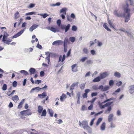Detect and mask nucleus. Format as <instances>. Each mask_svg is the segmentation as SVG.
<instances>
[{
	"label": "nucleus",
	"mask_w": 134,
	"mask_h": 134,
	"mask_svg": "<svg viewBox=\"0 0 134 134\" xmlns=\"http://www.w3.org/2000/svg\"><path fill=\"white\" fill-rule=\"evenodd\" d=\"M63 43V41L61 40H58L54 41L52 43L53 45H55L56 46L62 45Z\"/></svg>",
	"instance_id": "nucleus-6"
},
{
	"label": "nucleus",
	"mask_w": 134,
	"mask_h": 134,
	"mask_svg": "<svg viewBox=\"0 0 134 134\" xmlns=\"http://www.w3.org/2000/svg\"><path fill=\"white\" fill-rule=\"evenodd\" d=\"M38 15L42 16L43 18H46L49 15L47 13H45L44 14H38Z\"/></svg>",
	"instance_id": "nucleus-26"
},
{
	"label": "nucleus",
	"mask_w": 134,
	"mask_h": 134,
	"mask_svg": "<svg viewBox=\"0 0 134 134\" xmlns=\"http://www.w3.org/2000/svg\"><path fill=\"white\" fill-rule=\"evenodd\" d=\"M114 84V82L113 80H110L109 82V84L110 86H112Z\"/></svg>",
	"instance_id": "nucleus-43"
},
{
	"label": "nucleus",
	"mask_w": 134,
	"mask_h": 134,
	"mask_svg": "<svg viewBox=\"0 0 134 134\" xmlns=\"http://www.w3.org/2000/svg\"><path fill=\"white\" fill-rule=\"evenodd\" d=\"M72 71L73 72H76L77 71V68L78 67L77 64H74L71 66Z\"/></svg>",
	"instance_id": "nucleus-12"
},
{
	"label": "nucleus",
	"mask_w": 134,
	"mask_h": 134,
	"mask_svg": "<svg viewBox=\"0 0 134 134\" xmlns=\"http://www.w3.org/2000/svg\"><path fill=\"white\" fill-rule=\"evenodd\" d=\"M50 56H47V57H46V59L48 61V64H49V63H50Z\"/></svg>",
	"instance_id": "nucleus-57"
},
{
	"label": "nucleus",
	"mask_w": 134,
	"mask_h": 134,
	"mask_svg": "<svg viewBox=\"0 0 134 134\" xmlns=\"http://www.w3.org/2000/svg\"><path fill=\"white\" fill-rule=\"evenodd\" d=\"M86 83H82L80 86V87L81 90L84 89L86 85Z\"/></svg>",
	"instance_id": "nucleus-29"
},
{
	"label": "nucleus",
	"mask_w": 134,
	"mask_h": 134,
	"mask_svg": "<svg viewBox=\"0 0 134 134\" xmlns=\"http://www.w3.org/2000/svg\"><path fill=\"white\" fill-rule=\"evenodd\" d=\"M113 114H110L108 116V121L110 122L113 120Z\"/></svg>",
	"instance_id": "nucleus-21"
},
{
	"label": "nucleus",
	"mask_w": 134,
	"mask_h": 134,
	"mask_svg": "<svg viewBox=\"0 0 134 134\" xmlns=\"http://www.w3.org/2000/svg\"><path fill=\"white\" fill-rule=\"evenodd\" d=\"M93 107V105L92 104H91L88 107V110H91Z\"/></svg>",
	"instance_id": "nucleus-62"
},
{
	"label": "nucleus",
	"mask_w": 134,
	"mask_h": 134,
	"mask_svg": "<svg viewBox=\"0 0 134 134\" xmlns=\"http://www.w3.org/2000/svg\"><path fill=\"white\" fill-rule=\"evenodd\" d=\"M36 13L34 12H29L27 13H26V15H32L33 14H35Z\"/></svg>",
	"instance_id": "nucleus-46"
},
{
	"label": "nucleus",
	"mask_w": 134,
	"mask_h": 134,
	"mask_svg": "<svg viewBox=\"0 0 134 134\" xmlns=\"http://www.w3.org/2000/svg\"><path fill=\"white\" fill-rule=\"evenodd\" d=\"M93 89L95 90H97L98 89L97 86L96 85H94L92 87Z\"/></svg>",
	"instance_id": "nucleus-51"
},
{
	"label": "nucleus",
	"mask_w": 134,
	"mask_h": 134,
	"mask_svg": "<svg viewBox=\"0 0 134 134\" xmlns=\"http://www.w3.org/2000/svg\"><path fill=\"white\" fill-rule=\"evenodd\" d=\"M87 130L88 133H91L92 131V129L88 126L85 129Z\"/></svg>",
	"instance_id": "nucleus-30"
},
{
	"label": "nucleus",
	"mask_w": 134,
	"mask_h": 134,
	"mask_svg": "<svg viewBox=\"0 0 134 134\" xmlns=\"http://www.w3.org/2000/svg\"><path fill=\"white\" fill-rule=\"evenodd\" d=\"M60 3L59 2H58L55 4H51L50 6H51L55 7V6H59L60 4Z\"/></svg>",
	"instance_id": "nucleus-35"
},
{
	"label": "nucleus",
	"mask_w": 134,
	"mask_h": 134,
	"mask_svg": "<svg viewBox=\"0 0 134 134\" xmlns=\"http://www.w3.org/2000/svg\"><path fill=\"white\" fill-rule=\"evenodd\" d=\"M57 23L58 26L60 28L61 21L60 19H58L57 21Z\"/></svg>",
	"instance_id": "nucleus-41"
},
{
	"label": "nucleus",
	"mask_w": 134,
	"mask_h": 134,
	"mask_svg": "<svg viewBox=\"0 0 134 134\" xmlns=\"http://www.w3.org/2000/svg\"><path fill=\"white\" fill-rule=\"evenodd\" d=\"M98 105L100 107V108L101 109L104 108L105 106H104V105H102V103H100L99 102H98Z\"/></svg>",
	"instance_id": "nucleus-42"
},
{
	"label": "nucleus",
	"mask_w": 134,
	"mask_h": 134,
	"mask_svg": "<svg viewBox=\"0 0 134 134\" xmlns=\"http://www.w3.org/2000/svg\"><path fill=\"white\" fill-rule=\"evenodd\" d=\"M107 110L105 111V114L109 113L112 110V108L111 106H109L107 107Z\"/></svg>",
	"instance_id": "nucleus-19"
},
{
	"label": "nucleus",
	"mask_w": 134,
	"mask_h": 134,
	"mask_svg": "<svg viewBox=\"0 0 134 134\" xmlns=\"http://www.w3.org/2000/svg\"><path fill=\"white\" fill-rule=\"evenodd\" d=\"M44 73L43 71H41L40 72V75L41 77L43 76L44 75Z\"/></svg>",
	"instance_id": "nucleus-61"
},
{
	"label": "nucleus",
	"mask_w": 134,
	"mask_h": 134,
	"mask_svg": "<svg viewBox=\"0 0 134 134\" xmlns=\"http://www.w3.org/2000/svg\"><path fill=\"white\" fill-rule=\"evenodd\" d=\"M103 26L107 31H111V30L108 27L107 23H104L103 25Z\"/></svg>",
	"instance_id": "nucleus-22"
},
{
	"label": "nucleus",
	"mask_w": 134,
	"mask_h": 134,
	"mask_svg": "<svg viewBox=\"0 0 134 134\" xmlns=\"http://www.w3.org/2000/svg\"><path fill=\"white\" fill-rule=\"evenodd\" d=\"M17 81H14L13 82L12 85L14 87H15L17 85Z\"/></svg>",
	"instance_id": "nucleus-47"
},
{
	"label": "nucleus",
	"mask_w": 134,
	"mask_h": 134,
	"mask_svg": "<svg viewBox=\"0 0 134 134\" xmlns=\"http://www.w3.org/2000/svg\"><path fill=\"white\" fill-rule=\"evenodd\" d=\"M46 114V109H44L42 112L41 116H45Z\"/></svg>",
	"instance_id": "nucleus-37"
},
{
	"label": "nucleus",
	"mask_w": 134,
	"mask_h": 134,
	"mask_svg": "<svg viewBox=\"0 0 134 134\" xmlns=\"http://www.w3.org/2000/svg\"><path fill=\"white\" fill-rule=\"evenodd\" d=\"M41 90V88H40L39 87H37L35 88H33L30 91V93H31L33 92L34 91H35L36 92H37L40 91Z\"/></svg>",
	"instance_id": "nucleus-10"
},
{
	"label": "nucleus",
	"mask_w": 134,
	"mask_h": 134,
	"mask_svg": "<svg viewBox=\"0 0 134 134\" xmlns=\"http://www.w3.org/2000/svg\"><path fill=\"white\" fill-rule=\"evenodd\" d=\"M105 122H103L100 126V129L102 131H104L105 130Z\"/></svg>",
	"instance_id": "nucleus-18"
},
{
	"label": "nucleus",
	"mask_w": 134,
	"mask_h": 134,
	"mask_svg": "<svg viewBox=\"0 0 134 134\" xmlns=\"http://www.w3.org/2000/svg\"><path fill=\"white\" fill-rule=\"evenodd\" d=\"M38 25H36L35 24H34L31 26L29 29V31L32 32L34 30L37 28L38 27Z\"/></svg>",
	"instance_id": "nucleus-15"
},
{
	"label": "nucleus",
	"mask_w": 134,
	"mask_h": 134,
	"mask_svg": "<svg viewBox=\"0 0 134 134\" xmlns=\"http://www.w3.org/2000/svg\"><path fill=\"white\" fill-rule=\"evenodd\" d=\"M35 6V4L33 3H31L29 6V7L30 8H32L34 7Z\"/></svg>",
	"instance_id": "nucleus-63"
},
{
	"label": "nucleus",
	"mask_w": 134,
	"mask_h": 134,
	"mask_svg": "<svg viewBox=\"0 0 134 134\" xmlns=\"http://www.w3.org/2000/svg\"><path fill=\"white\" fill-rule=\"evenodd\" d=\"M12 100L14 101H17L19 99V98L17 95H15L13 96Z\"/></svg>",
	"instance_id": "nucleus-24"
},
{
	"label": "nucleus",
	"mask_w": 134,
	"mask_h": 134,
	"mask_svg": "<svg viewBox=\"0 0 134 134\" xmlns=\"http://www.w3.org/2000/svg\"><path fill=\"white\" fill-rule=\"evenodd\" d=\"M9 35L6 32H5L3 36V37L2 39V41L3 42L7 40L8 39V37Z\"/></svg>",
	"instance_id": "nucleus-9"
},
{
	"label": "nucleus",
	"mask_w": 134,
	"mask_h": 134,
	"mask_svg": "<svg viewBox=\"0 0 134 134\" xmlns=\"http://www.w3.org/2000/svg\"><path fill=\"white\" fill-rule=\"evenodd\" d=\"M66 95L64 93H63L62 95L60 97V100L62 102L64 98H66Z\"/></svg>",
	"instance_id": "nucleus-27"
},
{
	"label": "nucleus",
	"mask_w": 134,
	"mask_h": 134,
	"mask_svg": "<svg viewBox=\"0 0 134 134\" xmlns=\"http://www.w3.org/2000/svg\"><path fill=\"white\" fill-rule=\"evenodd\" d=\"M110 88L108 86H105L103 87V91H105L108 90Z\"/></svg>",
	"instance_id": "nucleus-31"
},
{
	"label": "nucleus",
	"mask_w": 134,
	"mask_h": 134,
	"mask_svg": "<svg viewBox=\"0 0 134 134\" xmlns=\"http://www.w3.org/2000/svg\"><path fill=\"white\" fill-rule=\"evenodd\" d=\"M79 85V82L73 83L70 87V90H72L74 89V88L75 86H77Z\"/></svg>",
	"instance_id": "nucleus-14"
},
{
	"label": "nucleus",
	"mask_w": 134,
	"mask_h": 134,
	"mask_svg": "<svg viewBox=\"0 0 134 134\" xmlns=\"http://www.w3.org/2000/svg\"><path fill=\"white\" fill-rule=\"evenodd\" d=\"M29 71L30 72V74L31 75L32 74H34L36 71L35 69L33 68H31L29 70Z\"/></svg>",
	"instance_id": "nucleus-20"
},
{
	"label": "nucleus",
	"mask_w": 134,
	"mask_h": 134,
	"mask_svg": "<svg viewBox=\"0 0 134 134\" xmlns=\"http://www.w3.org/2000/svg\"><path fill=\"white\" fill-rule=\"evenodd\" d=\"M48 110L49 111V114L50 116L51 117H53V111L52 110L49 109Z\"/></svg>",
	"instance_id": "nucleus-32"
},
{
	"label": "nucleus",
	"mask_w": 134,
	"mask_h": 134,
	"mask_svg": "<svg viewBox=\"0 0 134 134\" xmlns=\"http://www.w3.org/2000/svg\"><path fill=\"white\" fill-rule=\"evenodd\" d=\"M97 95V92H93L91 94V96L92 97L96 96Z\"/></svg>",
	"instance_id": "nucleus-56"
},
{
	"label": "nucleus",
	"mask_w": 134,
	"mask_h": 134,
	"mask_svg": "<svg viewBox=\"0 0 134 134\" xmlns=\"http://www.w3.org/2000/svg\"><path fill=\"white\" fill-rule=\"evenodd\" d=\"M119 30L124 32H126L127 33V35L130 38H132L133 37V36L131 33L126 31L125 29L123 28H121L119 29Z\"/></svg>",
	"instance_id": "nucleus-7"
},
{
	"label": "nucleus",
	"mask_w": 134,
	"mask_h": 134,
	"mask_svg": "<svg viewBox=\"0 0 134 134\" xmlns=\"http://www.w3.org/2000/svg\"><path fill=\"white\" fill-rule=\"evenodd\" d=\"M128 91L131 95L134 94V85H131L128 87Z\"/></svg>",
	"instance_id": "nucleus-3"
},
{
	"label": "nucleus",
	"mask_w": 134,
	"mask_h": 134,
	"mask_svg": "<svg viewBox=\"0 0 134 134\" xmlns=\"http://www.w3.org/2000/svg\"><path fill=\"white\" fill-rule=\"evenodd\" d=\"M101 79L99 76H98L97 77L95 78L92 81L93 82H99L101 80Z\"/></svg>",
	"instance_id": "nucleus-17"
},
{
	"label": "nucleus",
	"mask_w": 134,
	"mask_h": 134,
	"mask_svg": "<svg viewBox=\"0 0 134 134\" xmlns=\"http://www.w3.org/2000/svg\"><path fill=\"white\" fill-rule=\"evenodd\" d=\"M87 57H84L82 58L80 60V61L82 62H84L87 59Z\"/></svg>",
	"instance_id": "nucleus-49"
},
{
	"label": "nucleus",
	"mask_w": 134,
	"mask_h": 134,
	"mask_svg": "<svg viewBox=\"0 0 134 134\" xmlns=\"http://www.w3.org/2000/svg\"><path fill=\"white\" fill-rule=\"evenodd\" d=\"M36 47L40 49H41L42 48V46L39 44L38 43L37 44Z\"/></svg>",
	"instance_id": "nucleus-58"
},
{
	"label": "nucleus",
	"mask_w": 134,
	"mask_h": 134,
	"mask_svg": "<svg viewBox=\"0 0 134 134\" xmlns=\"http://www.w3.org/2000/svg\"><path fill=\"white\" fill-rule=\"evenodd\" d=\"M83 52L85 54H88L89 52L88 49L87 48H84L83 49Z\"/></svg>",
	"instance_id": "nucleus-45"
},
{
	"label": "nucleus",
	"mask_w": 134,
	"mask_h": 134,
	"mask_svg": "<svg viewBox=\"0 0 134 134\" xmlns=\"http://www.w3.org/2000/svg\"><path fill=\"white\" fill-rule=\"evenodd\" d=\"M71 30L72 31H76L77 30V28L75 25H73L72 27Z\"/></svg>",
	"instance_id": "nucleus-36"
},
{
	"label": "nucleus",
	"mask_w": 134,
	"mask_h": 134,
	"mask_svg": "<svg viewBox=\"0 0 134 134\" xmlns=\"http://www.w3.org/2000/svg\"><path fill=\"white\" fill-rule=\"evenodd\" d=\"M7 88V86L6 84H3L2 87V90L3 91L6 90Z\"/></svg>",
	"instance_id": "nucleus-40"
},
{
	"label": "nucleus",
	"mask_w": 134,
	"mask_h": 134,
	"mask_svg": "<svg viewBox=\"0 0 134 134\" xmlns=\"http://www.w3.org/2000/svg\"><path fill=\"white\" fill-rule=\"evenodd\" d=\"M25 115H31L32 113L31 110L29 109H27V110H25Z\"/></svg>",
	"instance_id": "nucleus-25"
},
{
	"label": "nucleus",
	"mask_w": 134,
	"mask_h": 134,
	"mask_svg": "<svg viewBox=\"0 0 134 134\" xmlns=\"http://www.w3.org/2000/svg\"><path fill=\"white\" fill-rule=\"evenodd\" d=\"M102 118H100L98 119L97 122L96 123V125H98L102 121Z\"/></svg>",
	"instance_id": "nucleus-34"
},
{
	"label": "nucleus",
	"mask_w": 134,
	"mask_h": 134,
	"mask_svg": "<svg viewBox=\"0 0 134 134\" xmlns=\"http://www.w3.org/2000/svg\"><path fill=\"white\" fill-rule=\"evenodd\" d=\"M19 13L18 12H17L16 13L14 14L15 19H17L19 17Z\"/></svg>",
	"instance_id": "nucleus-44"
},
{
	"label": "nucleus",
	"mask_w": 134,
	"mask_h": 134,
	"mask_svg": "<svg viewBox=\"0 0 134 134\" xmlns=\"http://www.w3.org/2000/svg\"><path fill=\"white\" fill-rule=\"evenodd\" d=\"M86 62L88 64H92L93 63V62L92 60H87Z\"/></svg>",
	"instance_id": "nucleus-48"
},
{
	"label": "nucleus",
	"mask_w": 134,
	"mask_h": 134,
	"mask_svg": "<svg viewBox=\"0 0 134 134\" xmlns=\"http://www.w3.org/2000/svg\"><path fill=\"white\" fill-rule=\"evenodd\" d=\"M67 10V8H63L60 11V13H64V12H66V10Z\"/></svg>",
	"instance_id": "nucleus-39"
},
{
	"label": "nucleus",
	"mask_w": 134,
	"mask_h": 134,
	"mask_svg": "<svg viewBox=\"0 0 134 134\" xmlns=\"http://www.w3.org/2000/svg\"><path fill=\"white\" fill-rule=\"evenodd\" d=\"M109 74L108 72H104L100 73V77L101 79L105 78L108 76Z\"/></svg>",
	"instance_id": "nucleus-4"
},
{
	"label": "nucleus",
	"mask_w": 134,
	"mask_h": 134,
	"mask_svg": "<svg viewBox=\"0 0 134 134\" xmlns=\"http://www.w3.org/2000/svg\"><path fill=\"white\" fill-rule=\"evenodd\" d=\"M114 75L116 77L119 78L121 77V74L119 72H116L114 74Z\"/></svg>",
	"instance_id": "nucleus-33"
},
{
	"label": "nucleus",
	"mask_w": 134,
	"mask_h": 134,
	"mask_svg": "<svg viewBox=\"0 0 134 134\" xmlns=\"http://www.w3.org/2000/svg\"><path fill=\"white\" fill-rule=\"evenodd\" d=\"M42 81L40 80H37L35 81V83L37 84H39Z\"/></svg>",
	"instance_id": "nucleus-53"
},
{
	"label": "nucleus",
	"mask_w": 134,
	"mask_h": 134,
	"mask_svg": "<svg viewBox=\"0 0 134 134\" xmlns=\"http://www.w3.org/2000/svg\"><path fill=\"white\" fill-rule=\"evenodd\" d=\"M38 96L40 98H43L47 96L46 92H44L42 94H38Z\"/></svg>",
	"instance_id": "nucleus-13"
},
{
	"label": "nucleus",
	"mask_w": 134,
	"mask_h": 134,
	"mask_svg": "<svg viewBox=\"0 0 134 134\" xmlns=\"http://www.w3.org/2000/svg\"><path fill=\"white\" fill-rule=\"evenodd\" d=\"M46 28L49 30H50L51 31L54 32H56V29L52 27H51L50 29L47 27Z\"/></svg>",
	"instance_id": "nucleus-28"
},
{
	"label": "nucleus",
	"mask_w": 134,
	"mask_h": 134,
	"mask_svg": "<svg viewBox=\"0 0 134 134\" xmlns=\"http://www.w3.org/2000/svg\"><path fill=\"white\" fill-rule=\"evenodd\" d=\"M104 86L102 85H101L99 86L98 89L101 90L102 91H103V88Z\"/></svg>",
	"instance_id": "nucleus-64"
},
{
	"label": "nucleus",
	"mask_w": 134,
	"mask_h": 134,
	"mask_svg": "<svg viewBox=\"0 0 134 134\" xmlns=\"http://www.w3.org/2000/svg\"><path fill=\"white\" fill-rule=\"evenodd\" d=\"M110 127L111 128H114L115 127V125L112 122H111L110 123Z\"/></svg>",
	"instance_id": "nucleus-59"
},
{
	"label": "nucleus",
	"mask_w": 134,
	"mask_h": 134,
	"mask_svg": "<svg viewBox=\"0 0 134 134\" xmlns=\"http://www.w3.org/2000/svg\"><path fill=\"white\" fill-rule=\"evenodd\" d=\"M12 41V40H11L10 41H9L8 40H7L4 42H3L7 44H10L9 42Z\"/></svg>",
	"instance_id": "nucleus-55"
},
{
	"label": "nucleus",
	"mask_w": 134,
	"mask_h": 134,
	"mask_svg": "<svg viewBox=\"0 0 134 134\" xmlns=\"http://www.w3.org/2000/svg\"><path fill=\"white\" fill-rule=\"evenodd\" d=\"M82 127L84 129L88 126V122L86 121H82Z\"/></svg>",
	"instance_id": "nucleus-11"
},
{
	"label": "nucleus",
	"mask_w": 134,
	"mask_h": 134,
	"mask_svg": "<svg viewBox=\"0 0 134 134\" xmlns=\"http://www.w3.org/2000/svg\"><path fill=\"white\" fill-rule=\"evenodd\" d=\"M122 84V82L121 81H120L118 82L116 84V85L118 86H119L121 85Z\"/></svg>",
	"instance_id": "nucleus-54"
},
{
	"label": "nucleus",
	"mask_w": 134,
	"mask_h": 134,
	"mask_svg": "<svg viewBox=\"0 0 134 134\" xmlns=\"http://www.w3.org/2000/svg\"><path fill=\"white\" fill-rule=\"evenodd\" d=\"M91 52L92 55H94L96 54V52L94 50H92L91 51Z\"/></svg>",
	"instance_id": "nucleus-60"
},
{
	"label": "nucleus",
	"mask_w": 134,
	"mask_h": 134,
	"mask_svg": "<svg viewBox=\"0 0 134 134\" xmlns=\"http://www.w3.org/2000/svg\"><path fill=\"white\" fill-rule=\"evenodd\" d=\"M75 37H70L69 38V40L72 43L75 42Z\"/></svg>",
	"instance_id": "nucleus-38"
},
{
	"label": "nucleus",
	"mask_w": 134,
	"mask_h": 134,
	"mask_svg": "<svg viewBox=\"0 0 134 134\" xmlns=\"http://www.w3.org/2000/svg\"><path fill=\"white\" fill-rule=\"evenodd\" d=\"M71 25L68 24L67 25L65 24H62L60 26V29L63 31L65 30V32H67L70 29Z\"/></svg>",
	"instance_id": "nucleus-2"
},
{
	"label": "nucleus",
	"mask_w": 134,
	"mask_h": 134,
	"mask_svg": "<svg viewBox=\"0 0 134 134\" xmlns=\"http://www.w3.org/2000/svg\"><path fill=\"white\" fill-rule=\"evenodd\" d=\"M116 115L117 116H120L121 115V112L120 110H118L116 112Z\"/></svg>",
	"instance_id": "nucleus-50"
},
{
	"label": "nucleus",
	"mask_w": 134,
	"mask_h": 134,
	"mask_svg": "<svg viewBox=\"0 0 134 134\" xmlns=\"http://www.w3.org/2000/svg\"><path fill=\"white\" fill-rule=\"evenodd\" d=\"M108 22L110 26V27L114 29V27L112 23H111V21L110 20L108 21Z\"/></svg>",
	"instance_id": "nucleus-52"
},
{
	"label": "nucleus",
	"mask_w": 134,
	"mask_h": 134,
	"mask_svg": "<svg viewBox=\"0 0 134 134\" xmlns=\"http://www.w3.org/2000/svg\"><path fill=\"white\" fill-rule=\"evenodd\" d=\"M24 31V30H21L20 31L17 33L16 34L14 35V36L12 37V38H16L18 37L19 36H20L23 33Z\"/></svg>",
	"instance_id": "nucleus-8"
},
{
	"label": "nucleus",
	"mask_w": 134,
	"mask_h": 134,
	"mask_svg": "<svg viewBox=\"0 0 134 134\" xmlns=\"http://www.w3.org/2000/svg\"><path fill=\"white\" fill-rule=\"evenodd\" d=\"M130 2V5H129H129V9H130H130H132L133 11H134V3H133V0H129Z\"/></svg>",
	"instance_id": "nucleus-5"
},
{
	"label": "nucleus",
	"mask_w": 134,
	"mask_h": 134,
	"mask_svg": "<svg viewBox=\"0 0 134 134\" xmlns=\"http://www.w3.org/2000/svg\"><path fill=\"white\" fill-rule=\"evenodd\" d=\"M43 107L41 105H39L38 107V112L39 114H40L43 111Z\"/></svg>",
	"instance_id": "nucleus-16"
},
{
	"label": "nucleus",
	"mask_w": 134,
	"mask_h": 134,
	"mask_svg": "<svg viewBox=\"0 0 134 134\" xmlns=\"http://www.w3.org/2000/svg\"><path fill=\"white\" fill-rule=\"evenodd\" d=\"M124 13L121 11H118L117 10H115L114 12V15L118 17H123L125 16V21L127 22L130 20V10L129 9V5L127 3L124 5L123 8Z\"/></svg>",
	"instance_id": "nucleus-1"
},
{
	"label": "nucleus",
	"mask_w": 134,
	"mask_h": 134,
	"mask_svg": "<svg viewBox=\"0 0 134 134\" xmlns=\"http://www.w3.org/2000/svg\"><path fill=\"white\" fill-rule=\"evenodd\" d=\"M68 42V39L67 37H65L64 41V46H67V43Z\"/></svg>",
	"instance_id": "nucleus-23"
}]
</instances>
